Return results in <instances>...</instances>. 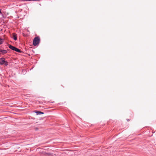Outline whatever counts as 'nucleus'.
<instances>
[{
  "instance_id": "1a4fd4ad",
  "label": "nucleus",
  "mask_w": 156,
  "mask_h": 156,
  "mask_svg": "<svg viewBox=\"0 0 156 156\" xmlns=\"http://www.w3.org/2000/svg\"><path fill=\"white\" fill-rule=\"evenodd\" d=\"M23 1H32V0H22Z\"/></svg>"
},
{
  "instance_id": "9d476101",
  "label": "nucleus",
  "mask_w": 156,
  "mask_h": 156,
  "mask_svg": "<svg viewBox=\"0 0 156 156\" xmlns=\"http://www.w3.org/2000/svg\"><path fill=\"white\" fill-rule=\"evenodd\" d=\"M127 120L128 121H129L130 120V119H127Z\"/></svg>"
},
{
  "instance_id": "f257e3e1",
  "label": "nucleus",
  "mask_w": 156,
  "mask_h": 156,
  "mask_svg": "<svg viewBox=\"0 0 156 156\" xmlns=\"http://www.w3.org/2000/svg\"><path fill=\"white\" fill-rule=\"evenodd\" d=\"M40 42V38L39 37H36L34 38L33 39V44L34 46L38 45L39 44Z\"/></svg>"
},
{
  "instance_id": "6e6552de",
  "label": "nucleus",
  "mask_w": 156,
  "mask_h": 156,
  "mask_svg": "<svg viewBox=\"0 0 156 156\" xmlns=\"http://www.w3.org/2000/svg\"><path fill=\"white\" fill-rule=\"evenodd\" d=\"M4 41V39H3L1 38H0V44H2Z\"/></svg>"
},
{
  "instance_id": "f8f14e48",
  "label": "nucleus",
  "mask_w": 156,
  "mask_h": 156,
  "mask_svg": "<svg viewBox=\"0 0 156 156\" xmlns=\"http://www.w3.org/2000/svg\"><path fill=\"white\" fill-rule=\"evenodd\" d=\"M37 0H32V1H37Z\"/></svg>"
},
{
  "instance_id": "20e7f679",
  "label": "nucleus",
  "mask_w": 156,
  "mask_h": 156,
  "mask_svg": "<svg viewBox=\"0 0 156 156\" xmlns=\"http://www.w3.org/2000/svg\"><path fill=\"white\" fill-rule=\"evenodd\" d=\"M13 39L15 41H16L17 39V35L15 33L12 34Z\"/></svg>"
},
{
  "instance_id": "9b49d317",
  "label": "nucleus",
  "mask_w": 156,
  "mask_h": 156,
  "mask_svg": "<svg viewBox=\"0 0 156 156\" xmlns=\"http://www.w3.org/2000/svg\"><path fill=\"white\" fill-rule=\"evenodd\" d=\"M36 129V130H38V128H36V129Z\"/></svg>"
},
{
  "instance_id": "f03ea898",
  "label": "nucleus",
  "mask_w": 156,
  "mask_h": 156,
  "mask_svg": "<svg viewBox=\"0 0 156 156\" xmlns=\"http://www.w3.org/2000/svg\"><path fill=\"white\" fill-rule=\"evenodd\" d=\"M0 64H4L5 66H7L8 65V62L5 60V59L4 58H0Z\"/></svg>"
},
{
  "instance_id": "39448f33",
  "label": "nucleus",
  "mask_w": 156,
  "mask_h": 156,
  "mask_svg": "<svg viewBox=\"0 0 156 156\" xmlns=\"http://www.w3.org/2000/svg\"><path fill=\"white\" fill-rule=\"evenodd\" d=\"M9 48L13 51H14L16 47L12 45H9Z\"/></svg>"
},
{
  "instance_id": "7ed1b4c3",
  "label": "nucleus",
  "mask_w": 156,
  "mask_h": 156,
  "mask_svg": "<svg viewBox=\"0 0 156 156\" xmlns=\"http://www.w3.org/2000/svg\"><path fill=\"white\" fill-rule=\"evenodd\" d=\"M7 53V50L2 49L0 50V55L2 54L3 55H4V54H6Z\"/></svg>"
},
{
  "instance_id": "423d86ee",
  "label": "nucleus",
  "mask_w": 156,
  "mask_h": 156,
  "mask_svg": "<svg viewBox=\"0 0 156 156\" xmlns=\"http://www.w3.org/2000/svg\"><path fill=\"white\" fill-rule=\"evenodd\" d=\"M14 51L19 53H21L22 52V51H21L20 49L16 48V47L15 48Z\"/></svg>"
},
{
  "instance_id": "ddd939ff",
  "label": "nucleus",
  "mask_w": 156,
  "mask_h": 156,
  "mask_svg": "<svg viewBox=\"0 0 156 156\" xmlns=\"http://www.w3.org/2000/svg\"><path fill=\"white\" fill-rule=\"evenodd\" d=\"M0 13H1V9H0Z\"/></svg>"
},
{
  "instance_id": "0eeeda50",
  "label": "nucleus",
  "mask_w": 156,
  "mask_h": 156,
  "mask_svg": "<svg viewBox=\"0 0 156 156\" xmlns=\"http://www.w3.org/2000/svg\"><path fill=\"white\" fill-rule=\"evenodd\" d=\"M35 112L37 115H40V114H44V112H41L39 111Z\"/></svg>"
}]
</instances>
